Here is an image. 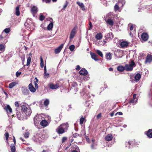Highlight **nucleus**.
I'll list each match as a JSON object with an SVG mask.
<instances>
[{
    "instance_id": "59",
    "label": "nucleus",
    "mask_w": 152,
    "mask_h": 152,
    "mask_svg": "<svg viewBox=\"0 0 152 152\" xmlns=\"http://www.w3.org/2000/svg\"><path fill=\"white\" fill-rule=\"evenodd\" d=\"M151 96H150L151 97V102H150L149 104L152 106V104L151 103V102H152V93H151ZM149 95H150V94H149Z\"/></svg>"
},
{
    "instance_id": "15",
    "label": "nucleus",
    "mask_w": 152,
    "mask_h": 152,
    "mask_svg": "<svg viewBox=\"0 0 152 152\" xmlns=\"http://www.w3.org/2000/svg\"><path fill=\"white\" fill-rule=\"evenodd\" d=\"M28 88L31 92L34 93L36 91V88H34L32 83H31L28 85Z\"/></svg>"
},
{
    "instance_id": "11",
    "label": "nucleus",
    "mask_w": 152,
    "mask_h": 152,
    "mask_svg": "<svg viewBox=\"0 0 152 152\" xmlns=\"http://www.w3.org/2000/svg\"><path fill=\"white\" fill-rule=\"evenodd\" d=\"M31 11L33 16H34V14L38 12V8L36 6H34L31 7Z\"/></svg>"
},
{
    "instance_id": "45",
    "label": "nucleus",
    "mask_w": 152,
    "mask_h": 152,
    "mask_svg": "<svg viewBox=\"0 0 152 152\" xmlns=\"http://www.w3.org/2000/svg\"><path fill=\"white\" fill-rule=\"evenodd\" d=\"M69 48L71 51H72L75 48V46L73 45H72L69 46Z\"/></svg>"
},
{
    "instance_id": "37",
    "label": "nucleus",
    "mask_w": 152,
    "mask_h": 152,
    "mask_svg": "<svg viewBox=\"0 0 152 152\" xmlns=\"http://www.w3.org/2000/svg\"><path fill=\"white\" fill-rule=\"evenodd\" d=\"M53 23H50L48 26L47 29L48 30H51L53 27Z\"/></svg>"
},
{
    "instance_id": "8",
    "label": "nucleus",
    "mask_w": 152,
    "mask_h": 152,
    "mask_svg": "<svg viewBox=\"0 0 152 152\" xmlns=\"http://www.w3.org/2000/svg\"><path fill=\"white\" fill-rule=\"evenodd\" d=\"M145 134H146L147 136L149 138H152V129H150L147 131L145 132Z\"/></svg>"
},
{
    "instance_id": "5",
    "label": "nucleus",
    "mask_w": 152,
    "mask_h": 152,
    "mask_svg": "<svg viewBox=\"0 0 152 152\" xmlns=\"http://www.w3.org/2000/svg\"><path fill=\"white\" fill-rule=\"evenodd\" d=\"M21 91L22 93L25 95L28 94L29 93V90L25 86L22 87L21 88Z\"/></svg>"
},
{
    "instance_id": "38",
    "label": "nucleus",
    "mask_w": 152,
    "mask_h": 152,
    "mask_svg": "<svg viewBox=\"0 0 152 152\" xmlns=\"http://www.w3.org/2000/svg\"><path fill=\"white\" fill-rule=\"evenodd\" d=\"M16 84V82H13L10 83L9 85V87L10 88H12L14 87Z\"/></svg>"
},
{
    "instance_id": "54",
    "label": "nucleus",
    "mask_w": 152,
    "mask_h": 152,
    "mask_svg": "<svg viewBox=\"0 0 152 152\" xmlns=\"http://www.w3.org/2000/svg\"><path fill=\"white\" fill-rule=\"evenodd\" d=\"M15 105L16 107H20V106H21L19 104L18 102H15Z\"/></svg>"
},
{
    "instance_id": "58",
    "label": "nucleus",
    "mask_w": 152,
    "mask_h": 152,
    "mask_svg": "<svg viewBox=\"0 0 152 152\" xmlns=\"http://www.w3.org/2000/svg\"><path fill=\"white\" fill-rule=\"evenodd\" d=\"M103 5L105 6H107V2L106 0H103Z\"/></svg>"
},
{
    "instance_id": "17",
    "label": "nucleus",
    "mask_w": 152,
    "mask_h": 152,
    "mask_svg": "<svg viewBox=\"0 0 152 152\" xmlns=\"http://www.w3.org/2000/svg\"><path fill=\"white\" fill-rule=\"evenodd\" d=\"M105 140L107 141H109L113 139V136L112 134H108L105 137Z\"/></svg>"
},
{
    "instance_id": "27",
    "label": "nucleus",
    "mask_w": 152,
    "mask_h": 152,
    "mask_svg": "<svg viewBox=\"0 0 152 152\" xmlns=\"http://www.w3.org/2000/svg\"><path fill=\"white\" fill-rule=\"evenodd\" d=\"M85 95V97L86 96V98L88 99V100L86 101V104H87V102L89 101H90V100L91 99L90 98H91V94H86Z\"/></svg>"
},
{
    "instance_id": "24",
    "label": "nucleus",
    "mask_w": 152,
    "mask_h": 152,
    "mask_svg": "<svg viewBox=\"0 0 152 152\" xmlns=\"http://www.w3.org/2000/svg\"><path fill=\"white\" fill-rule=\"evenodd\" d=\"M20 7L19 6H17L15 8V14L17 16H19L20 15Z\"/></svg>"
},
{
    "instance_id": "47",
    "label": "nucleus",
    "mask_w": 152,
    "mask_h": 152,
    "mask_svg": "<svg viewBox=\"0 0 152 152\" xmlns=\"http://www.w3.org/2000/svg\"><path fill=\"white\" fill-rule=\"evenodd\" d=\"M40 66L42 68H43L44 67L43 60L42 57H41Z\"/></svg>"
},
{
    "instance_id": "41",
    "label": "nucleus",
    "mask_w": 152,
    "mask_h": 152,
    "mask_svg": "<svg viewBox=\"0 0 152 152\" xmlns=\"http://www.w3.org/2000/svg\"><path fill=\"white\" fill-rule=\"evenodd\" d=\"M97 144L96 143H92L91 145L92 149L94 150L96 149Z\"/></svg>"
},
{
    "instance_id": "44",
    "label": "nucleus",
    "mask_w": 152,
    "mask_h": 152,
    "mask_svg": "<svg viewBox=\"0 0 152 152\" xmlns=\"http://www.w3.org/2000/svg\"><path fill=\"white\" fill-rule=\"evenodd\" d=\"M31 61V58L30 57H29L27 58V62L26 65L28 66L30 64Z\"/></svg>"
},
{
    "instance_id": "30",
    "label": "nucleus",
    "mask_w": 152,
    "mask_h": 152,
    "mask_svg": "<svg viewBox=\"0 0 152 152\" xmlns=\"http://www.w3.org/2000/svg\"><path fill=\"white\" fill-rule=\"evenodd\" d=\"M125 2H126L124 0H119L118 3L119 4H121V7H122L125 4Z\"/></svg>"
},
{
    "instance_id": "42",
    "label": "nucleus",
    "mask_w": 152,
    "mask_h": 152,
    "mask_svg": "<svg viewBox=\"0 0 152 152\" xmlns=\"http://www.w3.org/2000/svg\"><path fill=\"white\" fill-rule=\"evenodd\" d=\"M96 53L98 54L101 57H103V55L101 51L99 50H97L96 51Z\"/></svg>"
},
{
    "instance_id": "2",
    "label": "nucleus",
    "mask_w": 152,
    "mask_h": 152,
    "mask_svg": "<svg viewBox=\"0 0 152 152\" xmlns=\"http://www.w3.org/2000/svg\"><path fill=\"white\" fill-rule=\"evenodd\" d=\"M135 64L133 60H132L129 64H126L125 65V70L127 71H131L133 70Z\"/></svg>"
},
{
    "instance_id": "10",
    "label": "nucleus",
    "mask_w": 152,
    "mask_h": 152,
    "mask_svg": "<svg viewBox=\"0 0 152 152\" xmlns=\"http://www.w3.org/2000/svg\"><path fill=\"white\" fill-rule=\"evenodd\" d=\"M79 74L81 75H86L88 73V71L85 68H82V69L79 72Z\"/></svg>"
},
{
    "instance_id": "33",
    "label": "nucleus",
    "mask_w": 152,
    "mask_h": 152,
    "mask_svg": "<svg viewBox=\"0 0 152 152\" xmlns=\"http://www.w3.org/2000/svg\"><path fill=\"white\" fill-rule=\"evenodd\" d=\"M10 149L11 152H15V148L14 144H12L10 145Z\"/></svg>"
},
{
    "instance_id": "20",
    "label": "nucleus",
    "mask_w": 152,
    "mask_h": 152,
    "mask_svg": "<svg viewBox=\"0 0 152 152\" xmlns=\"http://www.w3.org/2000/svg\"><path fill=\"white\" fill-rule=\"evenodd\" d=\"M117 70L120 72H123L125 70V66L124 67L122 66H119L117 67Z\"/></svg>"
},
{
    "instance_id": "61",
    "label": "nucleus",
    "mask_w": 152,
    "mask_h": 152,
    "mask_svg": "<svg viewBox=\"0 0 152 152\" xmlns=\"http://www.w3.org/2000/svg\"><path fill=\"white\" fill-rule=\"evenodd\" d=\"M22 62H24L25 60V55H23L21 57Z\"/></svg>"
},
{
    "instance_id": "60",
    "label": "nucleus",
    "mask_w": 152,
    "mask_h": 152,
    "mask_svg": "<svg viewBox=\"0 0 152 152\" xmlns=\"http://www.w3.org/2000/svg\"><path fill=\"white\" fill-rule=\"evenodd\" d=\"M43 2H45L46 3H48L50 2L51 0H42Z\"/></svg>"
},
{
    "instance_id": "9",
    "label": "nucleus",
    "mask_w": 152,
    "mask_h": 152,
    "mask_svg": "<svg viewBox=\"0 0 152 152\" xmlns=\"http://www.w3.org/2000/svg\"><path fill=\"white\" fill-rule=\"evenodd\" d=\"M0 42L5 45L7 42V38L6 37H3L2 35H1L0 36Z\"/></svg>"
},
{
    "instance_id": "35",
    "label": "nucleus",
    "mask_w": 152,
    "mask_h": 152,
    "mask_svg": "<svg viewBox=\"0 0 152 152\" xmlns=\"http://www.w3.org/2000/svg\"><path fill=\"white\" fill-rule=\"evenodd\" d=\"M16 115L19 119L20 120H21L22 119H23V118H22V117L21 115V113L20 112H16Z\"/></svg>"
},
{
    "instance_id": "49",
    "label": "nucleus",
    "mask_w": 152,
    "mask_h": 152,
    "mask_svg": "<svg viewBox=\"0 0 152 152\" xmlns=\"http://www.w3.org/2000/svg\"><path fill=\"white\" fill-rule=\"evenodd\" d=\"M29 133L28 132H26L24 134V137L26 138H28L29 136Z\"/></svg>"
},
{
    "instance_id": "63",
    "label": "nucleus",
    "mask_w": 152,
    "mask_h": 152,
    "mask_svg": "<svg viewBox=\"0 0 152 152\" xmlns=\"http://www.w3.org/2000/svg\"><path fill=\"white\" fill-rule=\"evenodd\" d=\"M76 69L77 70H79L80 69V67L79 65H77L76 66Z\"/></svg>"
},
{
    "instance_id": "43",
    "label": "nucleus",
    "mask_w": 152,
    "mask_h": 152,
    "mask_svg": "<svg viewBox=\"0 0 152 152\" xmlns=\"http://www.w3.org/2000/svg\"><path fill=\"white\" fill-rule=\"evenodd\" d=\"M69 2L67 1L66 0L65 2V3L64 5L63 8L61 10H64L66 7H67L68 4H69Z\"/></svg>"
},
{
    "instance_id": "55",
    "label": "nucleus",
    "mask_w": 152,
    "mask_h": 152,
    "mask_svg": "<svg viewBox=\"0 0 152 152\" xmlns=\"http://www.w3.org/2000/svg\"><path fill=\"white\" fill-rule=\"evenodd\" d=\"M5 137L6 139L7 140H8L9 137V134L8 133L6 132L5 134Z\"/></svg>"
},
{
    "instance_id": "40",
    "label": "nucleus",
    "mask_w": 152,
    "mask_h": 152,
    "mask_svg": "<svg viewBox=\"0 0 152 152\" xmlns=\"http://www.w3.org/2000/svg\"><path fill=\"white\" fill-rule=\"evenodd\" d=\"M49 103V101L48 99H46L44 102V105L45 107L47 106Z\"/></svg>"
},
{
    "instance_id": "46",
    "label": "nucleus",
    "mask_w": 152,
    "mask_h": 152,
    "mask_svg": "<svg viewBox=\"0 0 152 152\" xmlns=\"http://www.w3.org/2000/svg\"><path fill=\"white\" fill-rule=\"evenodd\" d=\"M11 31L10 28H7L4 30V31L6 34L9 33Z\"/></svg>"
},
{
    "instance_id": "1",
    "label": "nucleus",
    "mask_w": 152,
    "mask_h": 152,
    "mask_svg": "<svg viewBox=\"0 0 152 152\" xmlns=\"http://www.w3.org/2000/svg\"><path fill=\"white\" fill-rule=\"evenodd\" d=\"M69 127L67 123L63 124L60 125L56 129V131L59 134H62L65 132V129H67Z\"/></svg>"
},
{
    "instance_id": "28",
    "label": "nucleus",
    "mask_w": 152,
    "mask_h": 152,
    "mask_svg": "<svg viewBox=\"0 0 152 152\" xmlns=\"http://www.w3.org/2000/svg\"><path fill=\"white\" fill-rule=\"evenodd\" d=\"M120 5L118 3H116L114 7V10L115 12H116L118 10H119L120 7L119 5Z\"/></svg>"
},
{
    "instance_id": "36",
    "label": "nucleus",
    "mask_w": 152,
    "mask_h": 152,
    "mask_svg": "<svg viewBox=\"0 0 152 152\" xmlns=\"http://www.w3.org/2000/svg\"><path fill=\"white\" fill-rule=\"evenodd\" d=\"M35 79H36V80L34 81V84L35 85V88L37 89L38 88V85L37 84V83L38 81V80L37 77L35 78Z\"/></svg>"
},
{
    "instance_id": "48",
    "label": "nucleus",
    "mask_w": 152,
    "mask_h": 152,
    "mask_svg": "<svg viewBox=\"0 0 152 152\" xmlns=\"http://www.w3.org/2000/svg\"><path fill=\"white\" fill-rule=\"evenodd\" d=\"M45 17L42 14H41L39 17V20L41 21L43 20L45 18Z\"/></svg>"
},
{
    "instance_id": "21",
    "label": "nucleus",
    "mask_w": 152,
    "mask_h": 152,
    "mask_svg": "<svg viewBox=\"0 0 152 152\" xmlns=\"http://www.w3.org/2000/svg\"><path fill=\"white\" fill-rule=\"evenodd\" d=\"M76 3L80 7V8L82 10H85V8L83 3L79 1H77Z\"/></svg>"
},
{
    "instance_id": "57",
    "label": "nucleus",
    "mask_w": 152,
    "mask_h": 152,
    "mask_svg": "<svg viewBox=\"0 0 152 152\" xmlns=\"http://www.w3.org/2000/svg\"><path fill=\"white\" fill-rule=\"evenodd\" d=\"M89 29L90 30L92 28V26H93L92 24V23L91 22H90L89 23Z\"/></svg>"
},
{
    "instance_id": "14",
    "label": "nucleus",
    "mask_w": 152,
    "mask_h": 152,
    "mask_svg": "<svg viewBox=\"0 0 152 152\" xmlns=\"http://www.w3.org/2000/svg\"><path fill=\"white\" fill-rule=\"evenodd\" d=\"M152 60V56L151 55L148 54L147 56L146 60L145 61V63H150Z\"/></svg>"
},
{
    "instance_id": "56",
    "label": "nucleus",
    "mask_w": 152,
    "mask_h": 152,
    "mask_svg": "<svg viewBox=\"0 0 152 152\" xmlns=\"http://www.w3.org/2000/svg\"><path fill=\"white\" fill-rule=\"evenodd\" d=\"M67 138L66 137H63L62 139V142H64L67 140Z\"/></svg>"
},
{
    "instance_id": "12",
    "label": "nucleus",
    "mask_w": 152,
    "mask_h": 152,
    "mask_svg": "<svg viewBox=\"0 0 152 152\" xmlns=\"http://www.w3.org/2000/svg\"><path fill=\"white\" fill-rule=\"evenodd\" d=\"M141 38L142 40L144 41L147 40L148 39V35L147 34L145 33H143L141 35Z\"/></svg>"
},
{
    "instance_id": "32",
    "label": "nucleus",
    "mask_w": 152,
    "mask_h": 152,
    "mask_svg": "<svg viewBox=\"0 0 152 152\" xmlns=\"http://www.w3.org/2000/svg\"><path fill=\"white\" fill-rule=\"evenodd\" d=\"M21 110L23 112H25L26 110L28 109L26 106L23 105L20 106Z\"/></svg>"
},
{
    "instance_id": "52",
    "label": "nucleus",
    "mask_w": 152,
    "mask_h": 152,
    "mask_svg": "<svg viewBox=\"0 0 152 152\" xmlns=\"http://www.w3.org/2000/svg\"><path fill=\"white\" fill-rule=\"evenodd\" d=\"M49 76V73H47V72H46V73H45V72H44V78H48Z\"/></svg>"
},
{
    "instance_id": "4",
    "label": "nucleus",
    "mask_w": 152,
    "mask_h": 152,
    "mask_svg": "<svg viewBox=\"0 0 152 152\" xmlns=\"http://www.w3.org/2000/svg\"><path fill=\"white\" fill-rule=\"evenodd\" d=\"M76 27H74L71 31L69 37L70 40L74 38L76 34Z\"/></svg>"
},
{
    "instance_id": "18",
    "label": "nucleus",
    "mask_w": 152,
    "mask_h": 152,
    "mask_svg": "<svg viewBox=\"0 0 152 152\" xmlns=\"http://www.w3.org/2000/svg\"><path fill=\"white\" fill-rule=\"evenodd\" d=\"M4 109L7 113L9 112L10 113L12 112V109L11 108L10 106L8 105H7V106L4 107Z\"/></svg>"
},
{
    "instance_id": "53",
    "label": "nucleus",
    "mask_w": 152,
    "mask_h": 152,
    "mask_svg": "<svg viewBox=\"0 0 152 152\" xmlns=\"http://www.w3.org/2000/svg\"><path fill=\"white\" fill-rule=\"evenodd\" d=\"M21 74V72H19L18 71L16 72V76L17 77H18Z\"/></svg>"
},
{
    "instance_id": "16",
    "label": "nucleus",
    "mask_w": 152,
    "mask_h": 152,
    "mask_svg": "<svg viewBox=\"0 0 152 152\" xmlns=\"http://www.w3.org/2000/svg\"><path fill=\"white\" fill-rule=\"evenodd\" d=\"M48 122L46 120H42L40 122V124L42 126L44 127H46L48 125Z\"/></svg>"
},
{
    "instance_id": "3",
    "label": "nucleus",
    "mask_w": 152,
    "mask_h": 152,
    "mask_svg": "<svg viewBox=\"0 0 152 152\" xmlns=\"http://www.w3.org/2000/svg\"><path fill=\"white\" fill-rule=\"evenodd\" d=\"M134 77V79L131 80V82L133 83H135L136 82L138 81L141 78V75L140 73H137Z\"/></svg>"
},
{
    "instance_id": "29",
    "label": "nucleus",
    "mask_w": 152,
    "mask_h": 152,
    "mask_svg": "<svg viewBox=\"0 0 152 152\" xmlns=\"http://www.w3.org/2000/svg\"><path fill=\"white\" fill-rule=\"evenodd\" d=\"M137 101V99H136V100L133 99H132L129 102V103L131 105L132 104V105H134L136 104Z\"/></svg>"
},
{
    "instance_id": "6",
    "label": "nucleus",
    "mask_w": 152,
    "mask_h": 152,
    "mask_svg": "<svg viewBox=\"0 0 152 152\" xmlns=\"http://www.w3.org/2000/svg\"><path fill=\"white\" fill-rule=\"evenodd\" d=\"M113 37V35L112 33H108L105 36V39L108 41L112 39Z\"/></svg>"
},
{
    "instance_id": "26",
    "label": "nucleus",
    "mask_w": 152,
    "mask_h": 152,
    "mask_svg": "<svg viewBox=\"0 0 152 152\" xmlns=\"http://www.w3.org/2000/svg\"><path fill=\"white\" fill-rule=\"evenodd\" d=\"M111 54L110 53H108L106 55V58L107 60H110L111 59Z\"/></svg>"
},
{
    "instance_id": "51",
    "label": "nucleus",
    "mask_w": 152,
    "mask_h": 152,
    "mask_svg": "<svg viewBox=\"0 0 152 152\" xmlns=\"http://www.w3.org/2000/svg\"><path fill=\"white\" fill-rule=\"evenodd\" d=\"M84 120V118L83 117H82L80 118V124H82L83 123Z\"/></svg>"
},
{
    "instance_id": "19",
    "label": "nucleus",
    "mask_w": 152,
    "mask_h": 152,
    "mask_svg": "<svg viewBox=\"0 0 152 152\" xmlns=\"http://www.w3.org/2000/svg\"><path fill=\"white\" fill-rule=\"evenodd\" d=\"M32 111L31 108H29L26 110L25 113L26 116H27L28 117H29Z\"/></svg>"
},
{
    "instance_id": "64",
    "label": "nucleus",
    "mask_w": 152,
    "mask_h": 152,
    "mask_svg": "<svg viewBox=\"0 0 152 152\" xmlns=\"http://www.w3.org/2000/svg\"><path fill=\"white\" fill-rule=\"evenodd\" d=\"M101 113H100L99 114H98L96 116L97 118V119H99V118H100L101 117Z\"/></svg>"
},
{
    "instance_id": "31",
    "label": "nucleus",
    "mask_w": 152,
    "mask_h": 152,
    "mask_svg": "<svg viewBox=\"0 0 152 152\" xmlns=\"http://www.w3.org/2000/svg\"><path fill=\"white\" fill-rule=\"evenodd\" d=\"M107 23L111 26L113 25V22L111 19L109 18L106 21Z\"/></svg>"
},
{
    "instance_id": "23",
    "label": "nucleus",
    "mask_w": 152,
    "mask_h": 152,
    "mask_svg": "<svg viewBox=\"0 0 152 152\" xmlns=\"http://www.w3.org/2000/svg\"><path fill=\"white\" fill-rule=\"evenodd\" d=\"M5 50V44L4 43L0 44V53L3 52Z\"/></svg>"
},
{
    "instance_id": "25",
    "label": "nucleus",
    "mask_w": 152,
    "mask_h": 152,
    "mask_svg": "<svg viewBox=\"0 0 152 152\" xmlns=\"http://www.w3.org/2000/svg\"><path fill=\"white\" fill-rule=\"evenodd\" d=\"M128 45V43L126 42H122L120 44V46L122 48H124L127 47Z\"/></svg>"
},
{
    "instance_id": "7",
    "label": "nucleus",
    "mask_w": 152,
    "mask_h": 152,
    "mask_svg": "<svg viewBox=\"0 0 152 152\" xmlns=\"http://www.w3.org/2000/svg\"><path fill=\"white\" fill-rule=\"evenodd\" d=\"M64 45V44H62L56 48L54 50V52L55 53L57 54L59 53L62 49Z\"/></svg>"
},
{
    "instance_id": "50",
    "label": "nucleus",
    "mask_w": 152,
    "mask_h": 152,
    "mask_svg": "<svg viewBox=\"0 0 152 152\" xmlns=\"http://www.w3.org/2000/svg\"><path fill=\"white\" fill-rule=\"evenodd\" d=\"M130 26V30L131 31H132L133 30V28H134L133 25L131 23L129 24L128 25V27Z\"/></svg>"
},
{
    "instance_id": "62",
    "label": "nucleus",
    "mask_w": 152,
    "mask_h": 152,
    "mask_svg": "<svg viewBox=\"0 0 152 152\" xmlns=\"http://www.w3.org/2000/svg\"><path fill=\"white\" fill-rule=\"evenodd\" d=\"M118 114L120 115H122L123 114V113L121 112H117L115 114V115H117Z\"/></svg>"
},
{
    "instance_id": "34",
    "label": "nucleus",
    "mask_w": 152,
    "mask_h": 152,
    "mask_svg": "<svg viewBox=\"0 0 152 152\" xmlns=\"http://www.w3.org/2000/svg\"><path fill=\"white\" fill-rule=\"evenodd\" d=\"M58 87V86L56 85L51 84L50 85V88L52 89H56Z\"/></svg>"
},
{
    "instance_id": "39",
    "label": "nucleus",
    "mask_w": 152,
    "mask_h": 152,
    "mask_svg": "<svg viewBox=\"0 0 152 152\" xmlns=\"http://www.w3.org/2000/svg\"><path fill=\"white\" fill-rule=\"evenodd\" d=\"M131 144V142L129 141L127 142H126V146L129 148H132V146Z\"/></svg>"
},
{
    "instance_id": "22",
    "label": "nucleus",
    "mask_w": 152,
    "mask_h": 152,
    "mask_svg": "<svg viewBox=\"0 0 152 152\" xmlns=\"http://www.w3.org/2000/svg\"><path fill=\"white\" fill-rule=\"evenodd\" d=\"M102 37V35L101 33H99L96 35L95 38L97 40H100Z\"/></svg>"
},
{
    "instance_id": "13",
    "label": "nucleus",
    "mask_w": 152,
    "mask_h": 152,
    "mask_svg": "<svg viewBox=\"0 0 152 152\" xmlns=\"http://www.w3.org/2000/svg\"><path fill=\"white\" fill-rule=\"evenodd\" d=\"M90 55L91 58L95 61H98L99 59L97 58V56L94 53L91 52Z\"/></svg>"
}]
</instances>
